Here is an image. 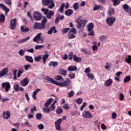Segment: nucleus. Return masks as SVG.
<instances>
[{
	"label": "nucleus",
	"mask_w": 131,
	"mask_h": 131,
	"mask_svg": "<svg viewBox=\"0 0 131 131\" xmlns=\"http://www.w3.org/2000/svg\"><path fill=\"white\" fill-rule=\"evenodd\" d=\"M44 79L49 81L50 83H52L53 84H56V85H58V86H61V88H64L67 86L69 82H70V79L69 78H66L65 81L62 82V83H60L53 79V78L50 77L49 76H46Z\"/></svg>",
	"instance_id": "f257e3e1"
},
{
	"label": "nucleus",
	"mask_w": 131,
	"mask_h": 131,
	"mask_svg": "<svg viewBox=\"0 0 131 131\" xmlns=\"http://www.w3.org/2000/svg\"><path fill=\"white\" fill-rule=\"evenodd\" d=\"M33 41L34 42H37V43H42L43 42V38L41 37V33H38L33 39Z\"/></svg>",
	"instance_id": "f03ea898"
},
{
	"label": "nucleus",
	"mask_w": 131,
	"mask_h": 131,
	"mask_svg": "<svg viewBox=\"0 0 131 131\" xmlns=\"http://www.w3.org/2000/svg\"><path fill=\"white\" fill-rule=\"evenodd\" d=\"M106 21L107 25L111 27L113 24H114V23H115L116 18L114 17L110 16L106 18Z\"/></svg>",
	"instance_id": "7ed1b4c3"
},
{
	"label": "nucleus",
	"mask_w": 131,
	"mask_h": 131,
	"mask_svg": "<svg viewBox=\"0 0 131 131\" xmlns=\"http://www.w3.org/2000/svg\"><path fill=\"white\" fill-rule=\"evenodd\" d=\"M80 18H78L77 19V28L80 29L82 28V27H84L85 26V22H86V20L85 19H81L80 20Z\"/></svg>",
	"instance_id": "20e7f679"
},
{
	"label": "nucleus",
	"mask_w": 131,
	"mask_h": 131,
	"mask_svg": "<svg viewBox=\"0 0 131 131\" xmlns=\"http://www.w3.org/2000/svg\"><path fill=\"white\" fill-rule=\"evenodd\" d=\"M62 123V119H58L55 122V126L57 130H61V124Z\"/></svg>",
	"instance_id": "39448f33"
},
{
	"label": "nucleus",
	"mask_w": 131,
	"mask_h": 131,
	"mask_svg": "<svg viewBox=\"0 0 131 131\" xmlns=\"http://www.w3.org/2000/svg\"><path fill=\"white\" fill-rule=\"evenodd\" d=\"M41 14L37 11H35L34 12L33 15V18L34 19V20H36V21H38L41 19Z\"/></svg>",
	"instance_id": "423d86ee"
},
{
	"label": "nucleus",
	"mask_w": 131,
	"mask_h": 131,
	"mask_svg": "<svg viewBox=\"0 0 131 131\" xmlns=\"http://www.w3.org/2000/svg\"><path fill=\"white\" fill-rule=\"evenodd\" d=\"M82 116L84 118H86L90 119V118H93V116H92V114L90 111H84L82 113Z\"/></svg>",
	"instance_id": "0eeeda50"
},
{
	"label": "nucleus",
	"mask_w": 131,
	"mask_h": 131,
	"mask_svg": "<svg viewBox=\"0 0 131 131\" xmlns=\"http://www.w3.org/2000/svg\"><path fill=\"white\" fill-rule=\"evenodd\" d=\"M34 28L36 30L46 29V27H44V26L39 23H35L34 25Z\"/></svg>",
	"instance_id": "6e6552de"
},
{
	"label": "nucleus",
	"mask_w": 131,
	"mask_h": 131,
	"mask_svg": "<svg viewBox=\"0 0 131 131\" xmlns=\"http://www.w3.org/2000/svg\"><path fill=\"white\" fill-rule=\"evenodd\" d=\"M16 22H17V19L14 18L11 20L10 28L11 30H14L15 27L16 26Z\"/></svg>",
	"instance_id": "1a4fd4ad"
},
{
	"label": "nucleus",
	"mask_w": 131,
	"mask_h": 131,
	"mask_svg": "<svg viewBox=\"0 0 131 131\" xmlns=\"http://www.w3.org/2000/svg\"><path fill=\"white\" fill-rule=\"evenodd\" d=\"M3 89H5V91L9 92L10 89H11V84L9 82H3L2 83Z\"/></svg>",
	"instance_id": "9d476101"
},
{
	"label": "nucleus",
	"mask_w": 131,
	"mask_h": 131,
	"mask_svg": "<svg viewBox=\"0 0 131 131\" xmlns=\"http://www.w3.org/2000/svg\"><path fill=\"white\" fill-rule=\"evenodd\" d=\"M29 83V79H27V77L24 78L20 82V84L21 86H27Z\"/></svg>",
	"instance_id": "9b49d317"
},
{
	"label": "nucleus",
	"mask_w": 131,
	"mask_h": 131,
	"mask_svg": "<svg viewBox=\"0 0 131 131\" xmlns=\"http://www.w3.org/2000/svg\"><path fill=\"white\" fill-rule=\"evenodd\" d=\"M3 114L4 119H9L11 117V113L9 111H7L6 113L4 112Z\"/></svg>",
	"instance_id": "f8f14e48"
},
{
	"label": "nucleus",
	"mask_w": 131,
	"mask_h": 131,
	"mask_svg": "<svg viewBox=\"0 0 131 131\" xmlns=\"http://www.w3.org/2000/svg\"><path fill=\"white\" fill-rule=\"evenodd\" d=\"M56 32H57V29H56V27L53 26L50 28V30L49 31H48L47 33L48 34L51 35L53 33H56Z\"/></svg>",
	"instance_id": "ddd939ff"
},
{
	"label": "nucleus",
	"mask_w": 131,
	"mask_h": 131,
	"mask_svg": "<svg viewBox=\"0 0 131 131\" xmlns=\"http://www.w3.org/2000/svg\"><path fill=\"white\" fill-rule=\"evenodd\" d=\"M64 19V15H60V14H58L57 16L55 18V24H58L59 23V20H63Z\"/></svg>",
	"instance_id": "4468645a"
},
{
	"label": "nucleus",
	"mask_w": 131,
	"mask_h": 131,
	"mask_svg": "<svg viewBox=\"0 0 131 131\" xmlns=\"http://www.w3.org/2000/svg\"><path fill=\"white\" fill-rule=\"evenodd\" d=\"M7 73H8V68L3 69V70L0 71V78L5 76Z\"/></svg>",
	"instance_id": "2eb2a0df"
},
{
	"label": "nucleus",
	"mask_w": 131,
	"mask_h": 131,
	"mask_svg": "<svg viewBox=\"0 0 131 131\" xmlns=\"http://www.w3.org/2000/svg\"><path fill=\"white\" fill-rule=\"evenodd\" d=\"M0 8L3 10V11H5V14L7 15V13H9V11H10V9L8 8L7 7H6L4 4H0Z\"/></svg>",
	"instance_id": "dca6fc26"
},
{
	"label": "nucleus",
	"mask_w": 131,
	"mask_h": 131,
	"mask_svg": "<svg viewBox=\"0 0 131 131\" xmlns=\"http://www.w3.org/2000/svg\"><path fill=\"white\" fill-rule=\"evenodd\" d=\"M55 15V12L53 11L52 10H50L47 14H46V17L47 19H52V17Z\"/></svg>",
	"instance_id": "f3484780"
},
{
	"label": "nucleus",
	"mask_w": 131,
	"mask_h": 131,
	"mask_svg": "<svg viewBox=\"0 0 131 131\" xmlns=\"http://www.w3.org/2000/svg\"><path fill=\"white\" fill-rule=\"evenodd\" d=\"M58 73L60 75H63V76H66L67 75V71L63 69H60L58 70Z\"/></svg>",
	"instance_id": "a211bd4d"
},
{
	"label": "nucleus",
	"mask_w": 131,
	"mask_h": 131,
	"mask_svg": "<svg viewBox=\"0 0 131 131\" xmlns=\"http://www.w3.org/2000/svg\"><path fill=\"white\" fill-rule=\"evenodd\" d=\"M29 39H30V37L28 36L27 37H25V38L18 39L17 40V43H22L23 42H25L26 41H27V40H29Z\"/></svg>",
	"instance_id": "6ab92c4d"
},
{
	"label": "nucleus",
	"mask_w": 131,
	"mask_h": 131,
	"mask_svg": "<svg viewBox=\"0 0 131 131\" xmlns=\"http://www.w3.org/2000/svg\"><path fill=\"white\" fill-rule=\"evenodd\" d=\"M25 58L28 62H29V63H33V58H32V56H29L28 55L25 56Z\"/></svg>",
	"instance_id": "aec40b11"
},
{
	"label": "nucleus",
	"mask_w": 131,
	"mask_h": 131,
	"mask_svg": "<svg viewBox=\"0 0 131 131\" xmlns=\"http://www.w3.org/2000/svg\"><path fill=\"white\" fill-rule=\"evenodd\" d=\"M95 27V25L93 24V23H90L88 24V31H91V30H93L94 29V28Z\"/></svg>",
	"instance_id": "412c9836"
},
{
	"label": "nucleus",
	"mask_w": 131,
	"mask_h": 131,
	"mask_svg": "<svg viewBox=\"0 0 131 131\" xmlns=\"http://www.w3.org/2000/svg\"><path fill=\"white\" fill-rule=\"evenodd\" d=\"M55 79L58 81H61V82H64V78L62 76L58 75L55 77Z\"/></svg>",
	"instance_id": "4be33fe9"
},
{
	"label": "nucleus",
	"mask_w": 131,
	"mask_h": 131,
	"mask_svg": "<svg viewBox=\"0 0 131 131\" xmlns=\"http://www.w3.org/2000/svg\"><path fill=\"white\" fill-rule=\"evenodd\" d=\"M43 63V64H46L47 63V59L49 58L50 55L48 54H46L45 55H42Z\"/></svg>",
	"instance_id": "5701e85b"
},
{
	"label": "nucleus",
	"mask_w": 131,
	"mask_h": 131,
	"mask_svg": "<svg viewBox=\"0 0 131 131\" xmlns=\"http://www.w3.org/2000/svg\"><path fill=\"white\" fill-rule=\"evenodd\" d=\"M73 59L74 62H77L78 63H79V62L81 61V58H80V57H77V56L75 54L73 55Z\"/></svg>",
	"instance_id": "b1692460"
},
{
	"label": "nucleus",
	"mask_w": 131,
	"mask_h": 131,
	"mask_svg": "<svg viewBox=\"0 0 131 131\" xmlns=\"http://www.w3.org/2000/svg\"><path fill=\"white\" fill-rule=\"evenodd\" d=\"M73 14V11L70 9H68L65 11V15L66 16H71Z\"/></svg>",
	"instance_id": "393cba45"
},
{
	"label": "nucleus",
	"mask_w": 131,
	"mask_h": 131,
	"mask_svg": "<svg viewBox=\"0 0 131 131\" xmlns=\"http://www.w3.org/2000/svg\"><path fill=\"white\" fill-rule=\"evenodd\" d=\"M68 71H75L77 70V68L75 66H70L68 68Z\"/></svg>",
	"instance_id": "a878e982"
},
{
	"label": "nucleus",
	"mask_w": 131,
	"mask_h": 131,
	"mask_svg": "<svg viewBox=\"0 0 131 131\" xmlns=\"http://www.w3.org/2000/svg\"><path fill=\"white\" fill-rule=\"evenodd\" d=\"M39 91H40V89H37L33 92L32 98H33L35 100H36V95H37V92H39Z\"/></svg>",
	"instance_id": "bb28decb"
},
{
	"label": "nucleus",
	"mask_w": 131,
	"mask_h": 131,
	"mask_svg": "<svg viewBox=\"0 0 131 131\" xmlns=\"http://www.w3.org/2000/svg\"><path fill=\"white\" fill-rule=\"evenodd\" d=\"M123 9H124L125 12L128 13L129 12V9H131V8H129V6L127 4H124Z\"/></svg>",
	"instance_id": "cd10ccee"
},
{
	"label": "nucleus",
	"mask_w": 131,
	"mask_h": 131,
	"mask_svg": "<svg viewBox=\"0 0 131 131\" xmlns=\"http://www.w3.org/2000/svg\"><path fill=\"white\" fill-rule=\"evenodd\" d=\"M113 83V81L111 79H107L105 83L106 86H110Z\"/></svg>",
	"instance_id": "c85d7f7f"
},
{
	"label": "nucleus",
	"mask_w": 131,
	"mask_h": 131,
	"mask_svg": "<svg viewBox=\"0 0 131 131\" xmlns=\"http://www.w3.org/2000/svg\"><path fill=\"white\" fill-rule=\"evenodd\" d=\"M52 102H53V98H50L49 99L47 102L45 103V106L47 108H48V107H49V106H50L51 103H52Z\"/></svg>",
	"instance_id": "c756f323"
},
{
	"label": "nucleus",
	"mask_w": 131,
	"mask_h": 131,
	"mask_svg": "<svg viewBox=\"0 0 131 131\" xmlns=\"http://www.w3.org/2000/svg\"><path fill=\"white\" fill-rule=\"evenodd\" d=\"M58 66V62L57 61H50L49 63V67H56V66Z\"/></svg>",
	"instance_id": "7c9ffc66"
},
{
	"label": "nucleus",
	"mask_w": 131,
	"mask_h": 131,
	"mask_svg": "<svg viewBox=\"0 0 131 131\" xmlns=\"http://www.w3.org/2000/svg\"><path fill=\"white\" fill-rule=\"evenodd\" d=\"M20 30H21V32H28V31H29V30H30V29L28 27L25 28V27H24V26H23V27L21 26L20 27Z\"/></svg>",
	"instance_id": "2f4dec72"
},
{
	"label": "nucleus",
	"mask_w": 131,
	"mask_h": 131,
	"mask_svg": "<svg viewBox=\"0 0 131 131\" xmlns=\"http://www.w3.org/2000/svg\"><path fill=\"white\" fill-rule=\"evenodd\" d=\"M68 37L70 39H72L75 38V35H74V33H72L71 32H69V33H68Z\"/></svg>",
	"instance_id": "473e14b6"
},
{
	"label": "nucleus",
	"mask_w": 131,
	"mask_h": 131,
	"mask_svg": "<svg viewBox=\"0 0 131 131\" xmlns=\"http://www.w3.org/2000/svg\"><path fill=\"white\" fill-rule=\"evenodd\" d=\"M131 77L130 76L127 75L124 78V83H126L127 82H129V81H130Z\"/></svg>",
	"instance_id": "72a5a7b5"
},
{
	"label": "nucleus",
	"mask_w": 131,
	"mask_h": 131,
	"mask_svg": "<svg viewBox=\"0 0 131 131\" xmlns=\"http://www.w3.org/2000/svg\"><path fill=\"white\" fill-rule=\"evenodd\" d=\"M108 14L109 15L112 16L115 14V10L113 8H110L108 11Z\"/></svg>",
	"instance_id": "f704fd0d"
},
{
	"label": "nucleus",
	"mask_w": 131,
	"mask_h": 131,
	"mask_svg": "<svg viewBox=\"0 0 131 131\" xmlns=\"http://www.w3.org/2000/svg\"><path fill=\"white\" fill-rule=\"evenodd\" d=\"M69 30H70V28H65L61 29V31L62 34H65V33H67V32H68Z\"/></svg>",
	"instance_id": "c9c22d12"
},
{
	"label": "nucleus",
	"mask_w": 131,
	"mask_h": 131,
	"mask_svg": "<svg viewBox=\"0 0 131 131\" xmlns=\"http://www.w3.org/2000/svg\"><path fill=\"white\" fill-rule=\"evenodd\" d=\"M64 7H65V3H62L58 9L60 13H63L64 11Z\"/></svg>",
	"instance_id": "e433bc0d"
},
{
	"label": "nucleus",
	"mask_w": 131,
	"mask_h": 131,
	"mask_svg": "<svg viewBox=\"0 0 131 131\" xmlns=\"http://www.w3.org/2000/svg\"><path fill=\"white\" fill-rule=\"evenodd\" d=\"M49 5L48 6V8L49 9H53L54 7H55V4H54V1L53 0H51L50 2Z\"/></svg>",
	"instance_id": "4c0bfd02"
},
{
	"label": "nucleus",
	"mask_w": 131,
	"mask_h": 131,
	"mask_svg": "<svg viewBox=\"0 0 131 131\" xmlns=\"http://www.w3.org/2000/svg\"><path fill=\"white\" fill-rule=\"evenodd\" d=\"M125 61L127 64H131V56L127 55V57L125 58Z\"/></svg>",
	"instance_id": "58836bf2"
},
{
	"label": "nucleus",
	"mask_w": 131,
	"mask_h": 131,
	"mask_svg": "<svg viewBox=\"0 0 131 131\" xmlns=\"http://www.w3.org/2000/svg\"><path fill=\"white\" fill-rule=\"evenodd\" d=\"M51 0H42V3L43 6H49Z\"/></svg>",
	"instance_id": "ea45409f"
},
{
	"label": "nucleus",
	"mask_w": 131,
	"mask_h": 131,
	"mask_svg": "<svg viewBox=\"0 0 131 131\" xmlns=\"http://www.w3.org/2000/svg\"><path fill=\"white\" fill-rule=\"evenodd\" d=\"M22 126H28V127H31V125L29 123L28 121H26V122L21 124Z\"/></svg>",
	"instance_id": "a19ab883"
},
{
	"label": "nucleus",
	"mask_w": 131,
	"mask_h": 131,
	"mask_svg": "<svg viewBox=\"0 0 131 131\" xmlns=\"http://www.w3.org/2000/svg\"><path fill=\"white\" fill-rule=\"evenodd\" d=\"M112 2H113V6H114V7L118 6V5L120 3V1L119 0H112Z\"/></svg>",
	"instance_id": "79ce46f5"
},
{
	"label": "nucleus",
	"mask_w": 131,
	"mask_h": 131,
	"mask_svg": "<svg viewBox=\"0 0 131 131\" xmlns=\"http://www.w3.org/2000/svg\"><path fill=\"white\" fill-rule=\"evenodd\" d=\"M56 112L57 114H61V113H62L63 110L62 109V107H58V108L56 111Z\"/></svg>",
	"instance_id": "37998d69"
},
{
	"label": "nucleus",
	"mask_w": 131,
	"mask_h": 131,
	"mask_svg": "<svg viewBox=\"0 0 131 131\" xmlns=\"http://www.w3.org/2000/svg\"><path fill=\"white\" fill-rule=\"evenodd\" d=\"M48 22V19L46 18V17H44L43 19L41 21V25L44 26V27H46V24Z\"/></svg>",
	"instance_id": "c03bdc74"
},
{
	"label": "nucleus",
	"mask_w": 131,
	"mask_h": 131,
	"mask_svg": "<svg viewBox=\"0 0 131 131\" xmlns=\"http://www.w3.org/2000/svg\"><path fill=\"white\" fill-rule=\"evenodd\" d=\"M41 55H39L37 57H34V61L36 62H40V60H41Z\"/></svg>",
	"instance_id": "a18cd8bd"
},
{
	"label": "nucleus",
	"mask_w": 131,
	"mask_h": 131,
	"mask_svg": "<svg viewBox=\"0 0 131 131\" xmlns=\"http://www.w3.org/2000/svg\"><path fill=\"white\" fill-rule=\"evenodd\" d=\"M74 96V91L73 90L71 91L68 94V98H71Z\"/></svg>",
	"instance_id": "49530a36"
},
{
	"label": "nucleus",
	"mask_w": 131,
	"mask_h": 131,
	"mask_svg": "<svg viewBox=\"0 0 131 131\" xmlns=\"http://www.w3.org/2000/svg\"><path fill=\"white\" fill-rule=\"evenodd\" d=\"M6 20V17H5V15L1 14L0 16V22H5Z\"/></svg>",
	"instance_id": "de8ad7c7"
},
{
	"label": "nucleus",
	"mask_w": 131,
	"mask_h": 131,
	"mask_svg": "<svg viewBox=\"0 0 131 131\" xmlns=\"http://www.w3.org/2000/svg\"><path fill=\"white\" fill-rule=\"evenodd\" d=\"M76 102L78 105H80L82 103V99L81 98H77L76 100Z\"/></svg>",
	"instance_id": "09e8293b"
},
{
	"label": "nucleus",
	"mask_w": 131,
	"mask_h": 131,
	"mask_svg": "<svg viewBox=\"0 0 131 131\" xmlns=\"http://www.w3.org/2000/svg\"><path fill=\"white\" fill-rule=\"evenodd\" d=\"M41 117H42L41 114L38 113L36 114V118L38 120H40V119H41Z\"/></svg>",
	"instance_id": "8fccbe9b"
},
{
	"label": "nucleus",
	"mask_w": 131,
	"mask_h": 131,
	"mask_svg": "<svg viewBox=\"0 0 131 131\" xmlns=\"http://www.w3.org/2000/svg\"><path fill=\"white\" fill-rule=\"evenodd\" d=\"M101 6L99 5L98 6L97 5H95V6L93 8V11H98V10H100L101 8Z\"/></svg>",
	"instance_id": "3c124183"
},
{
	"label": "nucleus",
	"mask_w": 131,
	"mask_h": 131,
	"mask_svg": "<svg viewBox=\"0 0 131 131\" xmlns=\"http://www.w3.org/2000/svg\"><path fill=\"white\" fill-rule=\"evenodd\" d=\"M42 111L44 113H50L51 112V111H50V108H46V107H44L42 109Z\"/></svg>",
	"instance_id": "603ef678"
},
{
	"label": "nucleus",
	"mask_w": 131,
	"mask_h": 131,
	"mask_svg": "<svg viewBox=\"0 0 131 131\" xmlns=\"http://www.w3.org/2000/svg\"><path fill=\"white\" fill-rule=\"evenodd\" d=\"M41 11H42V12H43L44 15H47V14L49 13V9H48L42 8L41 9Z\"/></svg>",
	"instance_id": "864d4df0"
},
{
	"label": "nucleus",
	"mask_w": 131,
	"mask_h": 131,
	"mask_svg": "<svg viewBox=\"0 0 131 131\" xmlns=\"http://www.w3.org/2000/svg\"><path fill=\"white\" fill-rule=\"evenodd\" d=\"M69 77L71 79H73V78H74V77H75V74L74 73H70L68 75Z\"/></svg>",
	"instance_id": "5fc2aeb1"
},
{
	"label": "nucleus",
	"mask_w": 131,
	"mask_h": 131,
	"mask_svg": "<svg viewBox=\"0 0 131 131\" xmlns=\"http://www.w3.org/2000/svg\"><path fill=\"white\" fill-rule=\"evenodd\" d=\"M19 84H16L14 86V90L15 91V92H18L19 91Z\"/></svg>",
	"instance_id": "6e6d98bb"
},
{
	"label": "nucleus",
	"mask_w": 131,
	"mask_h": 131,
	"mask_svg": "<svg viewBox=\"0 0 131 131\" xmlns=\"http://www.w3.org/2000/svg\"><path fill=\"white\" fill-rule=\"evenodd\" d=\"M73 52H70V54H69V56H68V59L69 60H72V58H73Z\"/></svg>",
	"instance_id": "4d7b16f0"
},
{
	"label": "nucleus",
	"mask_w": 131,
	"mask_h": 131,
	"mask_svg": "<svg viewBox=\"0 0 131 131\" xmlns=\"http://www.w3.org/2000/svg\"><path fill=\"white\" fill-rule=\"evenodd\" d=\"M73 8L75 10V11H76L78 9V3H76L74 4Z\"/></svg>",
	"instance_id": "13d9d810"
},
{
	"label": "nucleus",
	"mask_w": 131,
	"mask_h": 131,
	"mask_svg": "<svg viewBox=\"0 0 131 131\" xmlns=\"http://www.w3.org/2000/svg\"><path fill=\"white\" fill-rule=\"evenodd\" d=\"M18 54L19 56H24V54H25V51H24L23 49H21L18 51Z\"/></svg>",
	"instance_id": "bf43d9fd"
},
{
	"label": "nucleus",
	"mask_w": 131,
	"mask_h": 131,
	"mask_svg": "<svg viewBox=\"0 0 131 131\" xmlns=\"http://www.w3.org/2000/svg\"><path fill=\"white\" fill-rule=\"evenodd\" d=\"M88 32H89L88 35H90V36H94V35H95V32L93 30L91 31H88Z\"/></svg>",
	"instance_id": "052dcab7"
},
{
	"label": "nucleus",
	"mask_w": 131,
	"mask_h": 131,
	"mask_svg": "<svg viewBox=\"0 0 131 131\" xmlns=\"http://www.w3.org/2000/svg\"><path fill=\"white\" fill-rule=\"evenodd\" d=\"M34 111H36V106H34L33 107L31 108L30 112L32 114H34Z\"/></svg>",
	"instance_id": "680f3d73"
},
{
	"label": "nucleus",
	"mask_w": 131,
	"mask_h": 131,
	"mask_svg": "<svg viewBox=\"0 0 131 131\" xmlns=\"http://www.w3.org/2000/svg\"><path fill=\"white\" fill-rule=\"evenodd\" d=\"M69 32H72V33H74V34H76V29H75V28H72L70 31H69Z\"/></svg>",
	"instance_id": "e2e57ef3"
},
{
	"label": "nucleus",
	"mask_w": 131,
	"mask_h": 131,
	"mask_svg": "<svg viewBox=\"0 0 131 131\" xmlns=\"http://www.w3.org/2000/svg\"><path fill=\"white\" fill-rule=\"evenodd\" d=\"M43 48V45H36L35 47V50H39V49H41Z\"/></svg>",
	"instance_id": "0e129e2a"
},
{
	"label": "nucleus",
	"mask_w": 131,
	"mask_h": 131,
	"mask_svg": "<svg viewBox=\"0 0 131 131\" xmlns=\"http://www.w3.org/2000/svg\"><path fill=\"white\" fill-rule=\"evenodd\" d=\"M87 76L89 78H90V79H94V78L95 77V76H94V75H93V74L92 73L88 74Z\"/></svg>",
	"instance_id": "69168bd1"
},
{
	"label": "nucleus",
	"mask_w": 131,
	"mask_h": 131,
	"mask_svg": "<svg viewBox=\"0 0 131 131\" xmlns=\"http://www.w3.org/2000/svg\"><path fill=\"white\" fill-rule=\"evenodd\" d=\"M27 51L28 53L33 54V53H34V49L33 48H31L30 49H27Z\"/></svg>",
	"instance_id": "338daca9"
},
{
	"label": "nucleus",
	"mask_w": 131,
	"mask_h": 131,
	"mask_svg": "<svg viewBox=\"0 0 131 131\" xmlns=\"http://www.w3.org/2000/svg\"><path fill=\"white\" fill-rule=\"evenodd\" d=\"M55 108H56L55 107V105H54V104H51L49 107V109H50V111H53L55 109Z\"/></svg>",
	"instance_id": "774afa93"
}]
</instances>
